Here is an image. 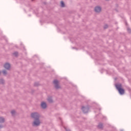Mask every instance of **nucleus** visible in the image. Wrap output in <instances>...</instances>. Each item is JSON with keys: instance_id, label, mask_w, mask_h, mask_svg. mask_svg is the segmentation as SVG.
<instances>
[{"instance_id": "obj_4", "label": "nucleus", "mask_w": 131, "mask_h": 131, "mask_svg": "<svg viewBox=\"0 0 131 131\" xmlns=\"http://www.w3.org/2000/svg\"><path fill=\"white\" fill-rule=\"evenodd\" d=\"M81 110L82 111V112L85 114L86 113H89V110H90V107L89 106H82L81 108Z\"/></svg>"}, {"instance_id": "obj_26", "label": "nucleus", "mask_w": 131, "mask_h": 131, "mask_svg": "<svg viewBox=\"0 0 131 131\" xmlns=\"http://www.w3.org/2000/svg\"><path fill=\"white\" fill-rule=\"evenodd\" d=\"M34 0H32V2H34Z\"/></svg>"}, {"instance_id": "obj_17", "label": "nucleus", "mask_w": 131, "mask_h": 131, "mask_svg": "<svg viewBox=\"0 0 131 131\" xmlns=\"http://www.w3.org/2000/svg\"><path fill=\"white\" fill-rule=\"evenodd\" d=\"M64 129H65L66 131H71V130H70V129L66 127H64Z\"/></svg>"}, {"instance_id": "obj_12", "label": "nucleus", "mask_w": 131, "mask_h": 131, "mask_svg": "<svg viewBox=\"0 0 131 131\" xmlns=\"http://www.w3.org/2000/svg\"><path fill=\"white\" fill-rule=\"evenodd\" d=\"M60 5H61V8H64L65 7V3H64V2L63 1H61Z\"/></svg>"}, {"instance_id": "obj_29", "label": "nucleus", "mask_w": 131, "mask_h": 131, "mask_svg": "<svg viewBox=\"0 0 131 131\" xmlns=\"http://www.w3.org/2000/svg\"><path fill=\"white\" fill-rule=\"evenodd\" d=\"M115 80H116V78H115Z\"/></svg>"}, {"instance_id": "obj_20", "label": "nucleus", "mask_w": 131, "mask_h": 131, "mask_svg": "<svg viewBox=\"0 0 131 131\" xmlns=\"http://www.w3.org/2000/svg\"><path fill=\"white\" fill-rule=\"evenodd\" d=\"M3 127H4V126L0 125V129L3 128Z\"/></svg>"}, {"instance_id": "obj_1", "label": "nucleus", "mask_w": 131, "mask_h": 131, "mask_svg": "<svg viewBox=\"0 0 131 131\" xmlns=\"http://www.w3.org/2000/svg\"><path fill=\"white\" fill-rule=\"evenodd\" d=\"M31 117L34 121L32 124V126H39L41 122H40V120L39 118H40V115L37 112L32 113L31 114Z\"/></svg>"}, {"instance_id": "obj_15", "label": "nucleus", "mask_w": 131, "mask_h": 131, "mask_svg": "<svg viewBox=\"0 0 131 131\" xmlns=\"http://www.w3.org/2000/svg\"><path fill=\"white\" fill-rule=\"evenodd\" d=\"M11 113L12 115H15V114H16V111H15V110H12L11 112Z\"/></svg>"}, {"instance_id": "obj_22", "label": "nucleus", "mask_w": 131, "mask_h": 131, "mask_svg": "<svg viewBox=\"0 0 131 131\" xmlns=\"http://www.w3.org/2000/svg\"><path fill=\"white\" fill-rule=\"evenodd\" d=\"M115 11H116V12H118V11L117 10V9H115Z\"/></svg>"}, {"instance_id": "obj_3", "label": "nucleus", "mask_w": 131, "mask_h": 131, "mask_svg": "<svg viewBox=\"0 0 131 131\" xmlns=\"http://www.w3.org/2000/svg\"><path fill=\"white\" fill-rule=\"evenodd\" d=\"M53 83L54 84V88L56 90H60L61 89V86L60 85L59 80L55 79L54 80Z\"/></svg>"}, {"instance_id": "obj_16", "label": "nucleus", "mask_w": 131, "mask_h": 131, "mask_svg": "<svg viewBox=\"0 0 131 131\" xmlns=\"http://www.w3.org/2000/svg\"><path fill=\"white\" fill-rule=\"evenodd\" d=\"M39 85V83L38 82H35L34 84V86H38Z\"/></svg>"}, {"instance_id": "obj_24", "label": "nucleus", "mask_w": 131, "mask_h": 131, "mask_svg": "<svg viewBox=\"0 0 131 131\" xmlns=\"http://www.w3.org/2000/svg\"><path fill=\"white\" fill-rule=\"evenodd\" d=\"M116 6H117V7H118V5L117 4Z\"/></svg>"}, {"instance_id": "obj_28", "label": "nucleus", "mask_w": 131, "mask_h": 131, "mask_svg": "<svg viewBox=\"0 0 131 131\" xmlns=\"http://www.w3.org/2000/svg\"><path fill=\"white\" fill-rule=\"evenodd\" d=\"M24 49H25V47H24Z\"/></svg>"}, {"instance_id": "obj_2", "label": "nucleus", "mask_w": 131, "mask_h": 131, "mask_svg": "<svg viewBox=\"0 0 131 131\" xmlns=\"http://www.w3.org/2000/svg\"><path fill=\"white\" fill-rule=\"evenodd\" d=\"M115 88L116 90H118L119 94L121 95V96H122V95H124V93H125V90H124V89L122 88V84L121 83L116 84Z\"/></svg>"}, {"instance_id": "obj_8", "label": "nucleus", "mask_w": 131, "mask_h": 131, "mask_svg": "<svg viewBox=\"0 0 131 131\" xmlns=\"http://www.w3.org/2000/svg\"><path fill=\"white\" fill-rule=\"evenodd\" d=\"M5 119L3 117H0V123H4Z\"/></svg>"}, {"instance_id": "obj_9", "label": "nucleus", "mask_w": 131, "mask_h": 131, "mask_svg": "<svg viewBox=\"0 0 131 131\" xmlns=\"http://www.w3.org/2000/svg\"><path fill=\"white\" fill-rule=\"evenodd\" d=\"M48 101L49 103H53V98H52V97H48Z\"/></svg>"}, {"instance_id": "obj_19", "label": "nucleus", "mask_w": 131, "mask_h": 131, "mask_svg": "<svg viewBox=\"0 0 131 131\" xmlns=\"http://www.w3.org/2000/svg\"><path fill=\"white\" fill-rule=\"evenodd\" d=\"M107 28H108V25H104V29H107Z\"/></svg>"}, {"instance_id": "obj_14", "label": "nucleus", "mask_w": 131, "mask_h": 131, "mask_svg": "<svg viewBox=\"0 0 131 131\" xmlns=\"http://www.w3.org/2000/svg\"><path fill=\"white\" fill-rule=\"evenodd\" d=\"M4 75H7V74H8V72H7V71H6L5 70H4L3 71H2Z\"/></svg>"}, {"instance_id": "obj_5", "label": "nucleus", "mask_w": 131, "mask_h": 131, "mask_svg": "<svg viewBox=\"0 0 131 131\" xmlns=\"http://www.w3.org/2000/svg\"><path fill=\"white\" fill-rule=\"evenodd\" d=\"M4 67L6 70H10L11 69V64L8 62H6L4 65Z\"/></svg>"}, {"instance_id": "obj_13", "label": "nucleus", "mask_w": 131, "mask_h": 131, "mask_svg": "<svg viewBox=\"0 0 131 131\" xmlns=\"http://www.w3.org/2000/svg\"><path fill=\"white\" fill-rule=\"evenodd\" d=\"M5 83V80L4 79H0V84H4Z\"/></svg>"}, {"instance_id": "obj_30", "label": "nucleus", "mask_w": 131, "mask_h": 131, "mask_svg": "<svg viewBox=\"0 0 131 131\" xmlns=\"http://www.w3.org/2000/svg\"><path fill=\"white\" fill-rule=\"evenodd\" d=\"M0 74H1V72H0Z\"/></svg>"}, {"instance_id": "obj_10", "label": "nucleus", "mask_w": 131, "mask_h": 131, "mask_svg": "<svg viewBox=\"0 0 131 131\" xmlns=\"http://www.w3.org/2000/svg\"><path fill=\"white\" fill-rule=\"evenodd\" d=\"M98 128H100V129L103 128V124L102 123H100L98 124L97 126Z\"/></svg>"}, {"instance_id": "obj_25", "label": "nucleus", "mask_w": 131, "mask_h": 131, "mask_svg": "<svg viewBox=\"0 0 131 131\" xmlns=\"http://www.w3.org/2000/svg\"><path fill=\"white\" fill-rule=\"evenodd\" d=\"M126 25H127V23H126Z\"/></svg>"}, {"instance_id": "obj_27", "label": "nucleus", "mask_w": 131, "mask_h": 131, "mask_svg": "<svg viewBox=\"0 0 131 131\" xmlns=\"http://www.w3.org/2000/svg\"><path fill=\"white\" fill-rule=\"evenodd\" d=\"M44 4H45V5H46V2H45Z\"/></svg>"}, {"instance_id": "obj_7", "label": "nucleus", "mask_w": 131, "mask_h": 131, "mask_svg": "<svg viewBox=\"0 0 131 131\" xmlns=\"http://www.w3.org/2000/svg\"><path fill=\"white\" fill-rule=\"evenodd\" d=\"M40 106L42 109H46L47 107V103L43 101L41 103Z\"/></svg>"}, {"instance_id": "obj_11", "label": "nucleus", "mask_w": 131, "mask_h": 131, "mask_svg": "<svg viewBox=\"0 0 131 131\" xmlns=\"http://www.w3.org/2000/svg\"><path fill=\"white\" fill-rule=\"evenodd\" d=\"M12 55H13L15 57H18V55H19V53L17 51H15L13 53H12Z\"/></svg>"}, {"instance_id": "obj_21", "label": "nucleus", "mask_w": 131, "mask_h": 131, "mask_svg": "<svg viewBox=\"0 0 131 131\" xmlns=\"http://www.w3.org/2000/svg\"><path fill=\"white\" fill-rule=\"evenodd\" d=\"M73 49H76V50H77L75 47H73Z\"/></svg>"}, {"instance_id": "obj_6", "label": "nucleus", "mask_w": 131, "mask_h": 131, "mask_svg": "<svg viewBox=\"0 0 131 131\" xmlns=\"http://www.w3.org/2000/svg\"><path fill=\"white\" fill-rule=\"evenodd\" d=\"M94 11L96 13H100L102 11V8L100 6H96L94 8Z\"/></svg>"}, {"instance_id": "obj_23", "label": "nucleus", "mask_w": 131, "mask_h": 131, "mask_svg": "<svg viewBox=\"0 0 131 131\" xmlns=\"http://www.w3.org/2000/svg\"><path fill=\"white\" fill-rule=\"evenodd\" d=\"M106 2H108V1H110V0H105Z\"/></svg>"}, {"instance_id": "obj_18", "label": "nucleus", "mask_w": 131, "mask_h": 131, "mask_svg": "<svg viewBox=\"0 0 131 131\" xmlns=\"http://www.w3.org/2000/svg\"><path fill=\"white\" fill-rule=\"evenodd\" d=\"M127 31L129 33H131V30H130V28H127Z\"/></svg>"}]
</instances>
